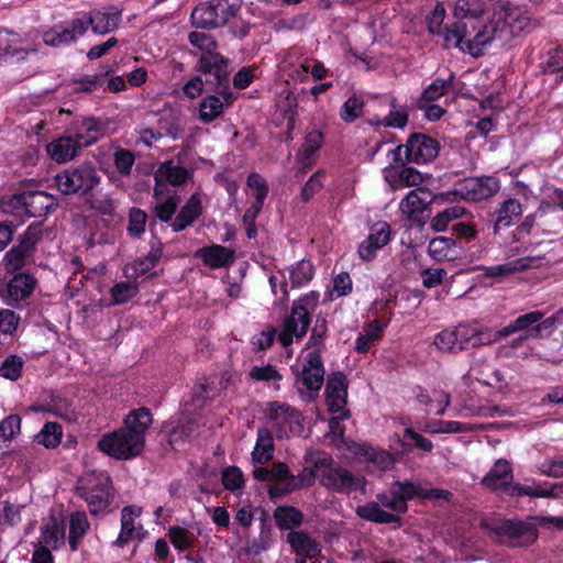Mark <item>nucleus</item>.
Listing matches in <instances>:
<instances>
[{
	"instance_id": "nucleus-1",
	"label": "nucleus",
	"mask_w": 563,
	"mask_h": 563,
	"mask_svg": "<svg viewBox=\"0 0 563 563\" xmlns=\"http://www.w3.org/2000/svg\"><path fill=\"white\" fill-rule=\"evenodd\" d=\"M510 11L509 3L497 0L493 4L492 19L478 29L472 38L466 21L456 20L450 25H444L442 33L439 34L442 37L443 47L460 48L462 52L478 57L483 54L484 48L493 42L508 43L514 36L512 26L507 21Z\"/></svg>"
},
{
	"instance_id": "nucleus-2",
	"label": "nucleus",
	"mask_w": 563,
	"mask_h": 563,
	"mask_svg": "<svg viewBox=\"0 0 563 563\" xmlns=\"http://www.w3.org/2000/svg\"><path fill=\"white\" fill-rule=\"evenodd\" d=\"M153 422L147 408L132 410L124 419L123 427L104 433L98 441V449L115 460H131L140 455L145 446V434Z\"/></svg>"
},
{
	"instance_id": "nucleus-3",
	"label": "nucleus",
	"mask_w": 563,
	"mask_h": 563,
	"mask_svg": "<svg viewBox=\"0 0 563 563\" xmlns=\"http://www.w3.org/2000/svg\"><path fill=\"white\" fill-rule=\"evenodd\" d=\"M307 461L312 464L316 477L330 490L341 494H349L353 490L363 489L365 478L354 475L346 468L338 466L333 459L323 452L311 453Z\"/></svg>"
},
{
	"instance_id": "nucleus-4",
	"label": "nucleus",
	"mask_w": 563,
	"mask_h": 563,
	"mask_svg": "<svg viewBox=\"0 0 563 563\" xmlns=\"http://www.w3.org/2000/svg\"><path fill=\"white\" fill-rule=\"evenodd\" d=\"M242 0H209L198 4L191 12L192 25L197 29H219L238 16Z\"/></svg>"
},
{
	"instance_id": "nucleus-5",
	"label": "nucleus",
	"mask_w": 563,
	"mask_h": 563,
	"mask_svg": "<svg viewBox=\"0 0 563 563\" xmlns=\"http://www.w3.org/2000/svg\"><path fill=\"white\" fill-rule=\"evenodd\" d=\"M101 181V176L91 163L71 166L55 176L57 189L63 195H87Z\"/></svg>"
},
{
	"instance_id": "nucleus-6",
	"label": "nucleus",
	"mask_w": 563,
	"mask_h": 563,
	"mask_svg": "<svg viewBox=\"0 0 563 563\" xmlns=\"http://www.w3.org/2000/svg\"><path fill=\"white\" fill-rule=\"evenodd\" d=\"M77 490L93 515L107 509L113 497L111 478L106 472L93 471L86 474Z\"/></svg>"
},
{
	"instance_id": "nucleus-7",
	"label": "nucleus",
	"mask_w": 563,
	"mask_h": 563,
	"mask_svg": "<svg viewBox=\"0 0 563 563\" xmlns=\"http://www.w3.org/2000/svg\"><path fill=\"white\" fill-rule=\"evenodd\" d=\"M482 527L494 534L498 542L511 548L528 547L538 538L537 528L528 522L501 520L497 522H483Z\"/></svg>"
},
{
	"instance_id": "nucleus-8",
	"label": "nucleus",
	"mask_w": 563,
	"mask_h": 563,
	"mask_svg": "<svg viewBox=\"0 0 563 563\" xmlns=\"http://www.w3.org/2000/svg\"><path fill=\"white\" fill-rule=\"evenodd\" d=\"M318 302V296L313 292L295 301L290 314L285 319L284 328L279 334L283 345L291 344L292 339H301L306 335L310 324V310Z\"/></svg>"
},
{
	"instance_id": "nucleus-9",
	"label": "nucleus",
	"mask_w": 563,
	"mask_h": 563,
	"mask_svg": "<svg viewBox=\"0 0 563 563\" xmlns=\"http://www.w3.org/2000/svg\"><path fill=\"white\" fill-rule=\"evenodd\" d=\"M43 231L40 225L31 224L18 239V244L11 247L4 255L3 266L8 273H15L26 266L42 240Z\"/></svg>"
},
{
	"instance_id": "nucleus-10",
	"label": "nucleus",
	"mask_w": 563,
	"mask_h": 563,
	"mask_svg": "<svg viewBox=\"0 0 563 563\" xmlns=\"http://www.w3.org/2000/svg\"><path fill=\"white\" fill-rule=\"evenodd\" d=\"M199 70L207 76V82L214 86L216 92L230 102L229 59L219 53H203L199 59Z\"/></svg>"
},
{
	"instance_id": "nucleus-11",
	"label": "nucleus",
	"mask_w": 563,
	"mask_h": 563,
	"mask_svg": "<svg viewBox=\"0 0 563 563\" xmlns=\"http://www.w3.org/2000/svg\"><path fill=\"white\" fill-rule=\"evenodd\" d=\"M324 367L319 351H310L303 361L301 372L296 378L298 391L309 399L321 389L324 383Z\"/></svg>"
},
{
	"instance_id": "nucleus-12",
	"label": "nucleus",
	"mask_w": 563,
	"mask_h": 563,
	"mask_svg": "<svg viewBox=\"0 0 563 563\" xmlns=\"http://www.w3.org/2000/svg\"><path fill=\"white\" fill-rule=\"evenodd\" d=\"M269 473L271 481L275 483L271 485L268 488V494L271 498L282 497L301 487L311 486L314 483L316 478L313 470L310 468L308 482L305 483L303 478H299L296 477L295 475H291L288 465L283 462L274 464L271 467Z\"/></svg>"
},
{
	"instance_id": "nucleus-13",
	"label": "nucleus",
	"mask_w": 563,
	"mask_h": 563,
	"mask_svg": "<svg viewBox=\"0 0 563 563\" xmlns=\"http://www.w3.org/2000/svg\"><path fill=\"white\" fill-rule=\"evenodd\" d=\"M499 188L495 177H468L455 185L453 194L464 200L481 201L493 197Z\"/></svg>"
},
{
	"instance_id": "nucleus-14",
	"label": "nucleus",
	"mask_w": 563,
	"mask_h": 563,
	"mask_svg": "<svg viewBox=\"0 0 563 563\" xmlns=\"http://www.w3.org/2000/svg\"><path fill=\"white\" fill-rule=\"evenodd\" d=\"M272 428L279 437H291L302 431L301 416L294 408L284 404H273L269 409Z\"/></svg>"
},
{
	"instance_id": "nucleus-15",
	"label": "nucleus",
	"mask_w": 563,
	"mask_h": 563,
	"mask_svg": "<svg viewBox=\"0 0 563 563\" xmlns=\"http://www.w3.org/2000/svg\"><path fill=\"white\" fill-rule=\"evenodd\" d=\"M10 202L13 207H23L30 217L41 218L57 207V200L45 191H26L14 195Z\"/></svg>"
},
{
	"instance_id": "nucleus-16",
	"label": "nucleus",
	"mask_w": 563,
	"mask_h": 563,
	"mask_svg": "<svg viewBox=\"0 0 563 563\" xmlns=\"http://www.w3.org/2000/svg\"><path fill=\"white\" fill-rule=\"evenodd\" d=\"M349 383L342 372L332 373L325 385V399L329 411L332 413L341 412V418L347 419L350 410H344L347 401Z\"/></svg>"
},
{
	"instance_id": "nucleus-17",
	"label": "nucleus",
	"mask_w": 563,
	"mask_h": 563,
	"mask_svg": "<svg viewBox=\"0 0 563 563\" xmlns=\"http://www.w3.org/2000/svg\"><path fill=\"white\" fill-rule=\"evenodd\" d=\"M439 152L438 142L420 133L412 134L406 143V161L408 163L424 164L434 159Z\"/></svg>"
},
{
	"instance_id": "nucleus-18",
	"label": "nucleus",
	"mask_w": 563,
	"mask_h": 563,
	"mask_svg": "<svg viewBox=\"0 0 563 563\" xmlns=\"http://www.w3.org/2000/svg\"><path fill=\"white\" fill-rule=\"evenodd\" d=\"M37 280L30 274H15L7 284L5 294L2 295L7 305L16 308L22 307V302L31 297Z\"/></svg>"
},
{
	"instance_id": "nucleus-19",
	"label": "nucleus",
	"mask_w": 563,
	"mask_h": 563,
	"mask_svg": "<svg viewBox=\"0 0 563 563\" xmlns=\"http://www.w3.org/2000/svg\"><path fill=\"white\" fill-rule=\"evenodd\" d=\"M85 34V22L76 18L44 32L43 41L49 46H60L76 41Z\"/></svg>"
},
{
	"instance_id": "nucleus-20",
	"label": "nucleus",
	"mask_w": 563,
	"mask_h": 563,
	"mask_svg": "<svg viewBox=\"0 0 563 563\" xmlns=\"http://www.w3.org/2000/svg\"><path fill=\"white\" fill-rule=\"evenodd\" d=\"M67 133L80 150L91 146L103 135L100 121L93 118H85L75 121L67 130Z\"/></svg>"
},
{
	"instance_id": "nucleus-21",
	"label": "nucleus",
	"mask_w": 563,
	"mask_h": 563,
	"mask_svg": "<svg viewBox=\"0 0 563 563\" xmlns=\"http://www.w3.org/2000/svg\"><path fill=\"white\" fill-rule=\"evenodd\" d=\"M121 11L114 7H108L103 10H93L86 18H80L85 22V33L90 25L96 34H107L115 30L121 22Z\"/></svg>"
},
{
	"instance_id": "nucleus-22",
	"label": "nucleus",
	"mask_w": 563,
	"mask_h": 563,
	"mask_svg": "<svg viewBox=\"0 0 563 563\" xmlns=\"http://www.w3.org/2000/svg\"><path fill=\"white\" fill-rule=\"evenodd\" d=\"M512 467L508 460L498 459L489 472L482 478L481 484L490 490H507L512 482Z\"/></svg>"
},
{
	"instance_id": "nucleus-23",
	"label": "nucleus",
	"mask_w": 563,
	"mask_h": 563,
	"mask_svg": "<svg viewBox=\"0 0 563 563\" xmlns=\"http://www.w3.org/2000/svg\"><path fill=\"white\" fill-rule=\"evenodd\" d=\"M195 257L201 260L206 266L217 269L230 266L234 262L235 252L220 244H213L197 250Z\"/></svg>"
},
{
	"instance_id": "nucleus-24",
	"label": "nucleus",
	"mask_w": 563,
	"mask_h": 563,
	"mask_svg": "<svg viewBox=\"0 0 563 563\" xmlns=\"http://www.w3.org/2000/svg\"><path fill=\"white\" fill-rule=\"evenodd\" d=\"M202 214V203L199 194H194L181 207L176 218L170 223L175 232H180L190 227Z\"/></svg>"
},
{
	"instance_id": "nucleus-25",
	"label": "nucleus",
	"mask_w": 563,
	"mask_h": 563,
	"mask_svg": "<svg viewBox=\"0 0 563 563\" xmlns=\"http://www.w3.org/2000/svg\"><path fill=\"white\" fill-rule=\"evenodd\" d=\"M80 151L79 146L67 132L47 145L48 155L58 164L73 161L78 156Z\"/></svg>"
},
{
	"instance_id": "nucleus-26",
	"label": "nucleus",
	"mask_w": 563,
	"mask_h": 563,
	"mask_svg": "<svg viewBox=\"0 0 563 563\" xmlns=\"http://www.w3.org/2000/svg\"><path fill=\"white\" fill-rule=\"evenodd\" d=\"M433 197L430 190L418 187L409 191V194L400 201L399 208L402 213L409 217H416L427 209Z\"/></svg>"
},
{
	"instance_id": "nucleus-27",
	"label": "nucleus",
	"mask_w": 563,
	"mask_h": 563,
	"mask_svg": "<svg viewBox=\"0 0 563 563\" xmlns=\"http://www.w3.org/2000/svg\"><path fill=\"white\" fill-rule=\"evenodd\" d=\"M539 262L540 258L538 257L517 258L505 264L485 267L484 276L493 278L505 277L528 268L537 267Z\"/></svg>"
},
{
	"instance_id": "nucleus-28",
	"label": "nucleus",
	"mask_w": 563,
	"mask_h": 563,
	"mask_svg": "<svg viewBox=\"0 0 563 563\" xmlns=\"http://www.w3.org/2000/svg\"><path fill=\"white\" fill-rule=\"evenodd\" d=\"M234 101V96L231 92V101L227 102L217 92L216 95H209L205 97L199 104V120L205 123H211L217 118H219L225 107H230Z\"/></svg>"
},
{
	"instance_id": "nucleus-29",
	"label": "nucleus",
	"mask_w": 563,
	"mask_h": 563,
	"mask_svg": "<svg viewBox=\"0 0 563 563\" xmlns=\"http://www.w3.org/2000/svg\"><path fill=\"white\" fill-rule=\"evenodd\" d=\"M522 214L521 203L514 198H509L501 202L495 211L494 233L499 230L509 228Z\"/></svg>"
},
{
	"instance_id": "nucleus-30",
	"label": "nucleus",
	"mask_w": 563,
	"mask_h": 563,
	"mask_svg": "<svg viewBox=\"0 0 563 563\" xmlns=\"http://www.w3.org/2000/svg\"><path fill=\"white\" fill-rule=\"evenodd\" d=\"M287 542L298 556L312 559L321 552L320 544L303 531H290L287 534Z\"/></svg>"
},
{
	"instance_id": "nucleus-31",
	"label": "nucleus",
	"mask_w": 563,
	"mask_h": 563,
	"mask_svg": "<svg viewBox=\"0 0 563 563\" xmlns=\"http://www.w3.org/2000/svg\"><path fill=\"white\" fill-rule=\"evenodd\" d=\"M459 331L462 343L468 347H478L492 343V335L488 329L479 328L476 324H459L454 328Z\"/></svg>"
},
{
	"instance_id": "nucleus-32",
	"label": "nucleus",
	"mask_w": 563,
	"mask_h": 563,
	"mask_svg": "<svg viewBox=\"0 0 563 563\" xmlns=\"http://www.w3.org/2000/svg\"><path fill=\"white\" fill-rule=\"evenodd\" d=\"M275 445L272 431L268 428H258L252 459L257 464H266L274 457Z\"/></svg>"
},
{
	"instance_id": "nucleus-33",
	"label": "nucleus",
	"mask_w": 563,
	"mask_h": 563,
	"mask_svg": "<svg viewBox=\"0 0 563 563\" xmlns=\"http://www.w3.org/2000/svg\"><path fill=\"white\" fill-rule=\"evenodd\" d=\"M90 529V523L85 511H75L69 517L68 542L71 551H77L84 537Z\"/></svg>"
},
{
	"instance_id": "nucleus-34",
	"label": "nucleus",
	"mask_w": 563,
	"mask_h": 563,
	"mask_svg": "<svg viewBox=\"0 0 563 563\" xmlns=\"http://www.w3.org/2000/svg\"><path fill=\"white\" fill-rule=\"evenodd\" d=\"M355 454L365 456L368 462L373 463L379 471L389 470L394 463V457L385 450L375 449L366 444H357Z\"/></svg>"
},
{
	"instance_id": "nucleus-35",
	"label": "nucleus",
	"mask_w": 563,
	"mask_h": 563,
	"mask_svg": "<svg viewBox=\"0 0 563 563\" xmlns=\"http://www.w3.org/2000/svg\"><path fill=\"white\" fill-rule=\"evenodd\" d=\"M356 514L362 519L376 523H398L400 518L396 515L387 512L380 508L378 503H368L356 508Z\"/></svg>"
},
{
	"instance_id": "nucleus-36",
	"label": "nucleus",
	"mask_w": 563,
	"mask_h": 563,
	"mask_svg": "<svg viewBox=\"0 0 563 563\" xmlns=\"http://www.w3.org/2000/svg\"><path fill=\"white\" fill-rule=\"evenodd\" d=\"M389 106L390 109L386 117L377 118L372 122L386 128L404 129L409 118L407 108L399 106L395 98H390Z\"/></svg>"
},
{
	"instance_id": "nucleus-37",
	"label": "nucleus",
	"mask_w": 563,
	"mask_h": 563,
	"mask_svg": "<svg viewBox=\"0 0 563 563\" xmlns=\"http://www.w3.org/2000/svg\"><path fill=\"white\" fill-rule=\"evenodd\" d=\"M276 525L282 530H291L303 521L302 512L292 506H279L274 511Z\"/></svg>"
},
{
	"instance_id": "nucleus-38",
	"label": "nucleus",
	"mask_w": 563,
	"mask_h": 563,
	"mask_svg": "<svg viewBox=\"0 0 563 563\" xmlns=\"http://www.w3.org/2000/svg\"><path fill=\"white\" fill-rule=\"evenodd\" d=\"M386 179L394 188L401 187H420L423 183L422 174L412 167H402L397 174L386 175Z\"/></svg>"
},
{
	"instance_id": "nucleus-39",
	"label": "nucleus",
	"mask_w": 563,
	"mask_h": 563,
	"mask_svg": "<svg viewBox=\"0 0 563 563\" xmlns=\"http://www.w3.org/2000/svg\"><path fill=\"white\" fill-rule=\"evenodd\" d=\"M485 10L486 5L483 0H456L453 14L460 21L474 20L482 16Z\"/></svg>"
},
{
	"instance_id": "nucleus-40",
	"label": "nucleus",
	"mask_w": 563,
	"mask_h": 563,
	"mask_svg": "<svg viewBox=\"0 0 563 563\" xmlns=\"http://www.w3.org/2000/svg\"><path fill=\"white\" fill-rule=\"evenodd\" d=\"M142 512V509L137 506H126L121 511V531L115 541L120 547L125 544L133 537L134 531V519L137 518Z\"/></svg>"
},
{
	"instance_id": "nucleus-41",
	"label": "nucleus",
	"mask_w": 563,
	"mask_h": 563,
	"mask_svg": "<svg viewBox=\"0 0 563 563\" xmlns=\"http://www.w3.org/2000/svg\"><path fill=\"white\" fill-rule=\"evenodd\" d=\"M189 175L186 168L175 165L172 161L163 163L156 172L157 179H164L172 186L183 185L189 178Z\"/></svg>"
},
{
	"instance_id": "nucleus-42",
	"label": "nucleus",
	"mask_w": 563,
	"mask_h": 563,
	"mask_svg": "<svg viewBox=\"0 0 563 563\" xmlns=\"http://www.w3.org/2000/svg\"><path fill=\"white\" fill-rule=\"evenodd\" d=\"M541 68L544 75H553L563 80V46L550 49L544 56Z\"/></svg>"
},
{
	"instance_id": "nucleus-43",
	"label": "nucleus",
	"mask_w": 563,
	"mask_h": 563,
	"mask_svg": "<svg viewBox=\"0 0 563 563\" xmlns=\"http://www.w3.org/2000/svg\"><path fill=\"white\" fill-rule=\"evenodd\" d=\"M63 430L57 422H46L34 441L46 449H55L62 441Z\"/></svg>"
},
{
	"instance_id": "nucleus-44",
	"label": "nucleus",
	"mask_w": 563,
	"mask_h": 563,
	"mask_svg": "<svg viewBox=\"0 0 563 563\" xmlns=\"http://www.w3.org/2000/svg\"><path fill=\"white\" fill-rule=\"evenodd\" d=\"M322 143L323 134L320 131L313 130L306 135L301 157L305 169L312 166L316 153L321 147Z\"/></svg>"
},
{
	"instance_id": "nucleus-45",
	"label": "nucleus",
	"mask_w": 563,
	"mask_h": 563,
	"mask_svg": "<svg viewBox=\"0 0 563 563\" xmlns=\"http://www.w3.org/2000/svg\"><path fill=\"white\" fill-rule=\"evenodd\" d=\"M393 494L397 496V500L402 504L404 511L408 510L407 501L415 497H420L422 494V487L411 482H395L391 485Z\"/></svg>"
},
{
	"instance_id": "nucleus-46",
	"label": "nucleus",
	"mask_w": 563,
	"mask_h": 563,
	"mask_svg": "<svg viewBox=\"0 0 563 563\" xmlns=\"http://www.w3.org/2000/svg\"><path fill=\"white\" fill-rule=\"evenodd\" d=\"M20 430L21 418L18 415H10L0 421V449L8 448Z\"/></svg>"
},
{
	"instance_id": "nucleus-47",
	"label": "nucleus",
	"mask_w": 563,
	"mask_h": 563,
	"mask_svg": "<svg viewBox=\"0 0 563 563\" xmlns=\"http://www.w3.org/2000/svg\"><path fill=\"white\" fill-rule=\"evenodd\" d=\"M314 275V268L310 261L301 260L290 267L289 278L292 287H300L309 283Z\"/></svg>"
},
{
	"instance_id": "nucleus-48",
	"label": "nucleus",
	"mask_w": 563,
	"mask_h": 563,
	"mask_svg": "<svg viewBox=\"0 0 563 563\" xmlns=\"http://www.w3.org/2000/svg\"><path fill=\"white\" fill-rule=\"evenodd\" d=\"M139 285L134 282H120L114 284L111 289V298L113 305H123L134 298L139 294Z\"/></svg>"
},
{
	"instance_id": "nucleus-49",
	"label": "nucleus",
	"mask_w": 563,
	"mask_h": 563,
	"mask_svg": "<svg viewBox=\"0 0 563 563\" xmlns=\"http://www.w3.org/2000/svg\"><path fill=\"white\" fill-rule=\"evenodd\" d=\"M465 212H466V210L464 207H461V206L449 207L432 218L430 227L435 232L445 231L449 223L452 220L461 218Z\"/></svg>"
},
{
	"instance_id": "nucleus-50",
	"label": "nucleus",
	"mask_w": 563,
	"mask_h": 563,
	"mask_svg": "<svg viewBox=\"0 0 563 563\" xmlns=\"http://www.w3.org/2000/svg\"><path fill=\"white\" fill-rule=\"evenodd\" d=\"M453 81V74L446 80L437 78L423 90L420 97V102L430 103L438 100L452 87Z\"/></svg>"
},
{
	"instance_id": "nucleus-51",
	"label": "nucleus",
	"mask_w": 563,
	"mask_h": 563,
	"mask_svg": "<svg viewBox=\"0 0 563 563\" xmlns=\"http://www.w3.org/2000/svg\"><path fill=\"white\" fill-rule=\"evenodd\" d=\"M179 203V197L169 195L164 200L158 201L153 207V213L163 222H169L175 214Z\"/></svg>"
},
{
	"instance_id": "nucleus-52",
	"label": "nucleus",
	"mask_w": 563,
	"mask_h": 563,
	"mask_svg": "<svg viewBox=\"0 0 563 563\" xmlns=\"http://www.w3.org/2000/svg\"><path fill=\"white\" fill-rule=\"evenodd\" d=\"M402 446L405 449L416 448L423 452H431L433 449L431 440L421 435L411 428L405 429Z\"/></svg>"
},
{
	"instance_id": "nucleus-53",
	"label": "nucleus",
	"mask_w": 563,
	"mask_h": 563,
	"mask_svg": "<svg viewBox=\"0 0 563 563\" xmlns=\"http://www.w3.org/2000/svg\"><path fill=\"white\" fill-rule=\"evenodd\" d=\"M454 246V241L449 238H434L429 242L428 252L435 261H442L449 257L451 249Z\"/></svg>"
},
{
	"instance_id": "nucleus-54",
	"label": "nucleus",
	"mask_w": 563,
	"mask_h": 563,
	"mask_svg": "<svg viewBox=\"0 0 563 563\" xmlns=\"http://www.w3.org/2000/svg\"><path fill=\"white\" fill-rule=\"evenodd\" d=\"M168 537L175 549L185 551L192 547L194 536L188 532L185 528L179 526H173L169 528Z\"/></svg>"
},
{
	"instance_id": "nucleus-55",
	"label": "nucleus",
	"mask_w": 563,
	"mask_h": 563,
	"mask_svg": "<svg viewBox=\"0 0 563 563\" xmlns=\"http://www.w3.org/2000/svg\"><path fill=\"white\" fill-rule=\"evenodd\" d=\"M147 213L139 208H132L129 213L128 231L130 235L140 238L145 232Z\"/></svg>"
},
{
	"instance_id": "nucleus-56",
	"label": "nucleus",
	"mask_w": 563,
	"mask_h": 563,
	"mask_svg": "<svg viewBox=\"0 0 563 563\" xmlns=\"http://www.w3.org/2000/svg\"><path fill=\"white\" fill-rule=\"evenodd\" d=\"M64 528H60L58 523L54 522L53 525L45 526L42 531V547L56 550L59 541L64 540Z\"/></svg>"
},
{
	"instance_id": "nucleus-57",
	"label": "nucleus",
	"mask_w": 563,
	"mask_h": 563,
	"mask_svg": "<svg viewBox=\"0 0 563 563\" xmlns=\"http://www.w3.org/2000/svg\"><path fill=\"white\" fill-rule=\"evenodd\" d=\"M159 129L163 135L170 137L173 141L179 140L185 132L184 122L178 117L163 119Z\"/></svg>"
},
{
	"instance_id": "nucleus-58",
	"label": "nucleus",
	"mask_w": 563,
	"mask_h": 563,
	"mask_svg": "<svg viewBox=\"0 0 563 563\" xmlns=\"http://www.w3.org/2000/svg\"><path fill=\"white\" fill-rule=\"evenodd\" d=\"M323 170H317L306 181L301 189L300 198L303 202L310 201L323 187Z\"/></svg>"
},
{
	"instance_id": "nucleus-59",
	"label": "nucleus",
	"mask_w": 563,
	"mask_h": 563,
	"mask_svg": "<svg viewBox=\"0 0 563 563\" xmlns=\"http://www.w3.org/2000/svg\"><path fill=\"white\" fill-rule=\"evenodd\" d=\"M88 201L91 209L102 214L111 216L114 212V201L108 194L97 191L90 196Z\"/></svg>"
},
{
	"instance_id": "nucleus-60",
	"label": "nucleus",
	"mask_w": 563,
	"mask_h": 563,
	"mask_svg": "<svg viewBox=\"0 0 563 563\" xmlns=\"http://www.w3.org/2000/svg\"><path fill=\"white\" fill-rule=\"evenodd\" d=\"M222 484L225 489L234 492L243 488L244 477L242 471L236 466H229L222 471Z\"/></svg>"
},
{
	"instance_id": "nucleus-61",
	"label": "nucleus",
	"mask_w": 563,
	"mask_h": 563,
	"mask_svg": "<svg viewBox=\"0 0 563 563\" xmlns=\"http://www.w3.org/2000/svg\"><path fill=\"white\" fill-rule=\"evenodd\" d=\"M22 367V358L18 355H10L1 365L0 375L4 378L16 380L21 376Z\"/></svg>"
},
{
	"instance_id": "nucleus-62",
	"label": "nucleus",
	"mask_w": 563,
	"mask_h": 563,
	"mask_svg": "<svg viewBox=\"0 0 563 563\" xmlns=\"http://www.w3.org/2000/svg\"><path fill=\"white\" fill-rule=\"evenodd\" d=\"M364 102L356 96L350 97L341 108V118L345 122H352L362 114Z\"/></svg>"
},
{
	"instance_id": "nucleus-63",
	"label": "nucleus",
	"mask_w": 563,
	"mask_h": 563,
	"mask_svg": "<svg viewBox=\"0 0 563 563\" xmlns=\"http://www.w3.org/2000/svg\"><path fill=\"white\" fill-rule=\"evenodd\" d=\"M455 340L456 336L454 335V328L445 329L435 335L433 344L441 352L456 353Z\"/></svg>"
},
{
	"instance_id": "nucleus-64",
	"label": "nucleus",
	"mask_w": 563,
	"mask_h": 563,
	"mask_svg": "<svg viewBox=\"0 0 563 563\" xmlns=\"http://www.w3.org/2000/svg\"><path fill=\"white\" fill-rule=\"evenodd\" d=\"M135 157L129 150L120 148L114 153V165L118 172L123 175H130L134 165Z\"/></svg>"
}]
</instances>
